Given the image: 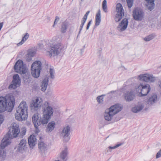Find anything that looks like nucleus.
Wrapping results in <instances>:
<instances>
[{
  "mask_svg": "<svg viewBox=\"0 0 161 161\" xmlns=\"http://www.w3.org/2000/svg\"><path fill=\"white\" fill-rule=\"evenodd\" d=\"M15 105L14 97L11 94H8L4 97H0V113L6 110L11 112Z\"/></svg>",
  "mask_w": 161,
  "mask_h": 161,
  "instance_id": "f257e3e1",
  "label": "nucleus"
},
{
  "mask_svg": "<svg viewBox=\"0 0 161 161\" xmlns=\"http://www.w3.org/2000/svg\"><path fill=\"white\" fill-rule=\"evenodd\" d=\"M28 106L25 101H22L17 109L15 119L19 121L25 120L28 117Z\"/></svg>",
  "mask_w": 161,
  "mask_h": 161,
  "instance_id": "f03ea898",
  "label": "nucleus"
},
{
  "mask_svg": "<svg viewBox=\"0 0 161 161\" xmlns=\"http://www.w3.org/2000/svg\"><path fill=\"white\" fill-rule=\"evenodd\" d=\"M122 108L120 105L117 104L107 109L103 114L105 119L108 121L111 120L115 115L121 110Z\"/></svg>",
  "mask_w": 161,
  "mask_h": 161,
  "instance_id": "7ed1b4c3",
  "label": "nucleus"
},
{
  "mask_svg": "<svg viewBox=\"0 0 161 161\" xmlns=\"http://www.w3.org/2000/svg\"><path fill=\"white\" fill-rule=\"evenodd\" d=\"M63 45L60 43L51 45L47 48L46 51V55L50 57L57 56L62 53L64 50Z\"/></svg>",
  "mask_w": 161,
  "mask_h": 161,
  "instance_id": "20e7f679",
  "label": "nucleus"
},
{
  "mask_svg": "<svg viewBox=\"0 0 161 161\" xmlns=\"http://www.w3.org/2000/svg\"><path fill=\"white\" fill-rule=\"evenodd\" d=\"M42 69V64L40 61H36L31 66V73L35 78H38L40 75L41 71Z\"/></svg>",
  "mask_w": 161,
  "mask_h": 161,
  "instance_id": "39448f33",
  "label": "nucleus"
},
{
  "mask_svg": "<svg viewBox=\"0 0 161 161\" xmlns=\"http://www.w3.org/2000/svg\"><path fill=\"white\" fill-rule=\"evenodd\" d=\"M124 89L127 90L124 93L125 99L127 102L133 100L135 98V94L134 93V90L135 88L134 85L131 84L128 85Z\"/></svg>",
  "mask_w": 161,
  "mask_h": 161,
  "instance_id": "423d86ee",
  "label": "nucleus"
},
{
  "mask_svg": "<svg viewBox=\"0 0 161 161\" xmlns=\"http://www.w3.org/2000/svg\"><path fill=\"white\" fill-rule=\"evenodd\" d=\"M70 128L68 125L64 126L59 132L60 137L62 138L63 142H67L70 139Z\"/></svg>",
  "mask_w": 161,
  "mask_h": 161,
  "instance_id": "0eeeda50",
  "label": "nucleus"
},
{
  "mask_svg": "<svg viewBox=\"0 0 161 161\" xmlns=\"http://www.w3.org/2000/svg\"><path fill=\"white\" fill-rule=\"evenodd\" d=\"M135 89L136 92L141 93V96L143 97L147 95L150 92L151 88L150 85L147 84L144 85L142 84H138L135 87Z\"/></svg>",
  "mask_w": 161,
  "mask_h": 161,
  "instance_id": "6e6552de",
  "label": "nucleus"
},
{
  "mask_svg": "<svg viewBox=\"0 0 161 161\" xmlns=\"http://www.w3.org/2000/svg\"><path fill=\"white\" fill-rule=\"evenodd\" d=\"M42 109L43 115H46L48 118H50L53 113V109L48 102L46 101L42 105Z\"/></svg>",
  "mask_w": 161,
  "mask_h": 161,
  "instance_id": "1a4fd4ad",
  "label": "nucleus"
},
{
  "mask_svg": "<svg viewBox=\"0 0 161 161\" xmlns=\"http://www.w3.org/2000/svg\"><path fill=\"white\" fill-rule=\"evenodd\" d=\"M116 12L114 19L116 22H118L122 18L124 15V11L120 3H118L116 5Z\"/></svg>",
  "mask_w": 161,
  "mask_h": 161,
  "instance_id": "9d476101",
  "label": "nucleus"
},
{
  "mask_svg": "<svg viewBox=\"0 0 161 161\" xmlns=\"http://www.w3.org/2000/svg\"><path fill=\"white\" fill-rule=\"evenodd\" d=\"M14 69L16 72L20 74H25L27 71L26 69L24 66L22 60H18L14 66Z\"/></svg>",
  "mask_w": 161,
  "mask_h": 161,
  "instance_id": "9b49d317",
  "label": "nucleus"
},
{
  "mask_svg": "<svg viewBox=\"0 0 161 161\" xmlns=\"http://www.w3.org/2000/svg\"><path fill=\"white\" fill-rule=\"evenodd\" d=\"M20 133L19 126L16 123L12 124L11 126L8 133L10 136V138H16Z\"/></svg>",
  "mask_w": 161,
  "mask_h": 161,
  "instance_id": "f8f14e48",
  "label": "nucleus"
},
{
  "mask_svg": "<svg viewBox=\"0 0 161 161\" xmlns=\"http://www.w3.org/2000/svg\"><path fill=\"white\" fill-rule=\"evenodd\" d=\"M43 101L42 98L40 97H36L32 101L30 106L32 109L37 110L43 105Z\"/></svg>",
  "mask_w": 161,
  "mask_h": 161,
  "instance_id": "ddd939ff",
  "label": "nucleus"
},
{
  "mask_svg": "<svg viewBox=\"0 0 161 161\" xmlns=\"http://www.w3.org/2000/svg\"><path fill=\"white\" fill-rule=\"evenodd\" d=\"M132 15L135 20L141 21L144 18V13L141 9L136 8L133 11Z\"/></svg>",
  "mask_w": 161,
  "mask_h": 161,
  "instance_id": "4468645a",
  "label": "nucleus"
},
{
  "mask_svg": "<svg viewBox=\"0 0 161 161\" xmlns=\"http://www.w3.org/2000/svg\"><path fill=\"white\" fill-rule=\"evenodd\" d=\"M145 102L144 100L138 102L132 108L131 110L132 112L136 113L141 112L144 108Z\"/></svg>",
  "mask_w": 161,
  "mask_h": 161,
  "instance_id": "2eb2a0df",
  "label": "nucleus"
},
{
  "mask_svg": "<svg viewBox=\"0 0 161 161\" xmlns=\"http://www.w3.org/2000/svg\"><path fill=\"white\" fill-rule=\"evenodd\" d=\"M139 80L144 81L146 82H153L155 80V78L151 74H141L138 76Z\"/></svg>",
  "mask_w": 161,
  "mask_h": 161,
  "instance_id": "dca6fc26",
  "label": "nucleus"
},
{
  "mask_svg": "<svg viewBox=\"0 0 161 161\" xmlns=\"http://www.w3.org/2000/svg\"><path fill=\"white\" fill-rule=\"evenodd\" d=\"M20 83V79L18 74H15L13 76L12 83L8 87L10 89H14L19 86Z\"/></svg>",
  "mask_w": 161,
  "mask_h": 161,
  "instance_id": "f3484780",
  "label": "nucleus"
},
{
  "mask_svg": "<svg viewBox=\"0 0 161 161\" xmlns=\"http://www.w3.org/2000/svg\"><path fill=\"white\" fill-rule=\"evenodd\" d=\"M27 141L22 139L20 141L18 144L17 150L19 152L23 153L27 149Z\"/></svg>",
  "mask_w": 161,
  "mask_h": 161,
  "instance_id": "a211bd4d",
  "label": "nucleus"
},
{
  "mask_svg": "<svg viewBox=\"0 0 161 161\" xmlns=\"http://www.w3.org/2000/svg\"><path fill=\"white\" fill-rule=\"evenodd\" d=\"M128 24V19L125 18L123 19L119 24L117 27V30L120 32L125 31L127 29Z\"/></svg>",
  "mask_w": 161,
  "mask_h": 161,
  "instance_id": "6ab92c4d",
  "label": "nucleus"
},
{
  "mask_svg": "<svg viewBox=\"0 0 161 161\" xmlns=\"http://www.w3.org/2000/svg\"><path fill=\"white\" fill-rule=\"evenodd\" d=\"M11 139L9 134H7L2 140L0 147L5 149L6 146L10 144L11 142Z\"/></svg>",
  "mask_w": 161,
  "mask_h": 161,
  "instance_id": "aec40b11",
  "label": "nucleus"
},
{
  "mask_svg": "<svg viewBox=\"0 0 161 161\" xmlns=\"http://www.w3.org/2000/svg\"><path fill=\"white\" fill-rule=\"evenodd\" d=\"M157 100L158 98L157 95L155 94H153L148 98L146 101H144V102H146L145 104L150 106L156 103Z\"/></svg>",
  "mask_w": 161,
  "mask_h": 161,
  "instance_id": "412c9836",
  "label": "nucleus"
},
{
  "mask_svg": "<svg viewBox=\"0 0 161 161\" xmlns=\"http://www.w3.org/2000/svg\"><path fill=\"white\" fill-rule=\"evenodd\" d=\"M36 142V139L34 135H32L29 136L28 140V143L31 148H33V147L35 146Z\"/></svg>",
  "mask_w": 161,
  "mask_h": 161,
  "instance_id": "4be33fe9",
  "label": "nucleus"
},
{
  "mask_svg": "<svg viewBox=\"0 0 161 161\" xmlns=\"http://www.w3.org/2000/svg\"><path fill=\"white\" fill-rule=\"evenodd\" d=\"M55 125L56 124L54 122L52 121L49 122L46 127V132L48 133H51L54 130Z\"/></svg>",
  "mask_w": 161,
  "mask_h": 161,
  "instance_id": "5701e85b",
  "label": "nucleus"
},
{
  "mask_svg": "<svg viewBox=\"0 0 161 161\" xmlns=\"http://www.w3.org/2000/svg\"><path fill=\"white\" fill-rule=\"evenodd\" d=\"M68 148L66 147L64 148V149L62 150L61 153H60L59 157L62 160H68Z\"/></svg>",
  "mask_w": 161,
  "mask_h": 161,
  "instance_id": "b1692460",
  "label": "nucleus"
},
{
  "mask_svg": "<svg viewBox=\"0 0 161 161\" xmlns=\"http://www.w3.org/2000/svg\"><path fill=\"white\" fill-rule=\"evenodd\" d=\"M48 82V78L46 77L42 81L41 83V90L43 92H45L47 86Z\"/></svg>",
  "mask_w": 161,
  "mask_h": 161,
  "instance_id": "393cba45",
  "label": "nucleus"
},
{
  "mask_svg": "<svg viewBox=\"0 0 161 161\" xmlns=\"http://www.w3.org/2000/svg\"><path fill=\"white\" fill-rule=\"evenodd\" d=\"M50 118H48L47 117L46 115H43V117L42 118H40L39 120V125L41 124L44 125L47 124L48 121L49 119Z\"/></svg>",
  "mask_w": 161,
  "mask_h": 161,
  "instance_id": "a878e982",
  "label": "nucleus"
},
{
  "mask_svg": "<svg viewBox=\"0 0 161 161\" xmlns=\"http://www.w3.org/2000/svg\"><path fill=\"white\" fill-rule=\"evenodd\" d=\"M39 117L37 114H35L32 117L33 123L35 127H37L39 126L38 120Z\"/></svg>",
  "mask_w": 161,
  "mask_h": 161,
  "instance_id": "bb28decb",
  "label": "nucleus"
},
{
  "mask_svg": "<svg viewBox=\"0 0 161 161\" xmlns=\"http://www.w3.org/2000/svg\"><path fill=\"white\" fill-rule=\"evenodd\" d=\"M147 2L146 5L148 9L151 10L154 8V0H145Z\"/></svg>",
  "mask_w": 161,
  "mask_h": 161,
  "instance_id": "cd10ccee",
  "label": "nucleus"
},
{
  "mask_svg": "<svg viewBox=\"0 0 161 161\" xmlns=\"http://www.w3.org/2000/svg\"><path fill=\"white\" fill-rule=\"evenodd\" d=\"M101 13L100 10H99L98 12L96 14L95 18V26H98L99 25L101 22Z\"/></svg>",
  "mask_w": 161,
  "mask_h": 161,
  "instance_id": "c85d7f7f",
  "label": "nucleus"
},
{
  "mask_svg": "<svg viewBox=\"0 0 161 161\" xmlns=\"http://www.w3.org/2000/svg\"><path fill=\"white\" fill-rule=\"evenodd\" d=\"M38 148L41 152H43L47 150V145L43 142H40L38 143Z\"/></svg>",
  "mask_w": 161,
  "mask_h": 161,
  "instance_id": "c756f323",
  "label": "nucleus"
},
{
  "mask_svg": "<svg viewBox=\"0 0 161 161\" xmlns=\"http://www.w3.org/2000/svg\"><path fill=\"white\" fill-rule=\"evenodd\" d=\"M36 53L35 51L32 50H29L27 54L26 55V58L29 57H30L29 59L27 58V60L28 61H29L30 60H31V57H33L34 55Z\"/></svg>",
  "mask_w": 161,
  "mask_h": 161,
  "instance_id": "7c9ffc66",
  "label": "nucleus"
},
{
  "mask_svg": "<svg viewBox=\"0 0 161 161\" xmlns=\"http://www.w3.org/2000/svg\"><path fill=\"white\" fill-rule=\"evenodd\" d=\"M6 156L5 149L0 147V158L2 160L5 159Z\"/></svg>",
  "mask_w": 161,
  "mask_h": 161,
  "instance_id": "2f4dec72",
  "label": "nucleus"
},
{
  "mask_svg": "<svg viewBox=\"0 0 161 161\" xmlns=\"http://www.w3.org/2000/svg\"><path fill=\"white\" fill-rule=\"evenodd\" d=\"M29 37V34L28 33H26L25 35L22 38L21 42L17 43V45L19 46L23 44L24 42Z\"/></svg>",
  "mask_w": 161,
  "mask_h": 161,
  "instance_id": "473e14b6",
  "label": "nucleus"
},
{
  "mask_svg": "<svg viewBox=\"0 0 161 161\" xmlns=\"http://www.w3.org/2000/svg\"><path fill=\"white\" fill-rule=\"evenodd\" d=\"M68 24L67 22L63 23L61 26V31L63 33H64L66 31L67 29Z\"/></svg>",
  "mask_w": 161,
  "mask_h": 161,
  "instance_id": "72a5a7b5",
  "label": "nucleus"
},
{
  "mask_svg": "<svg viewBox=\"0 0 161 161\" xmlns=\"http://www.w3.org/2000/svg\"><path fill=\"white\" fill-rule=\"evenodd\" d=\"M105 96V95H102L98 96L97 97L96 100L99 104L103 103V97Z\"/></svg>",
  "mask_w": 161,
  "mask_h": 161,
  "instance_id": "f704fd0d",
  "label": "nucleus"
},
{
  "mask_svg": "<svg viewBox=\"0 0 161 161\" xmlns=\"http://www.w3.org/2000/svg\"><path fill=\"white\" fill-rule=\"evenodd\" d=\"M122 145V143H120L118 144H117L115 146H113V147H111V146H109V147L108 148L106 149L107 150V152H111V151L110 150L111 149H115L119 147L120 146Z\"/></svg>",
  "mask_w": 161,
  "mask_h": 161,
  "instance_id": "c9c22d12",
  "label": "nucleus"
},
{
  "mask_svg": "<svg viewBox=\"0 0 161 161\" xmlns=\"http://www.w3.org/2000/svg\"><path fill=\"white\" fill-rule=\"evenodd\" d=\"M154 37L155 35L154 34H150L145 37L144 38V40L146 42L149 41H150L152 40L153 38H154Z\"/></svg>",
  "mask_w": 161,
  "mask_h": 161,
  "instance_id": "e433bc0d",
  "label": "nucleus"
},
{
  "mask_svg": "<svg viewBox=\"0 0 161 161\" xmlns=\"http://www.w3.org/2000/svg\"><path fill=\"white\" fill-rule=\"evenodd\" d=\"M102 8L105 12H107V5L106 0H104L102 3Z\"/></svg>",
  "mask_w": 161,
  "mask_h": 161,
  "instance_id": "4c0bfd02",
  "label": "nucleus"
},
{
  "mask_svg": "<svg viewBox=\"0 0 161 161\" xmlns=\"http://www.w3.org/2000/svg\"><path fill=\"white\" fill-rule=\"evenodd\" d=\"M50 77L52 79L54 78V71L52 68H50L49 70Z\"/></svg>",
  "mask_w": 161,
  "mask_h": 161,
  "instance_id": "58836bf2",
  "label": "nucleus"
},
{
  "mask_svg": "<svg viewBox=\"0 0 161 161\" xmlns=\"http://www.w3.org/2000/svg\"><path fill=\"white\" fill-rule=\"evenodd\" d=\"M128 6L130 8L132 6L133 3V0H126Z\"/></svg>",
  "mask_w": 161,
  "mask_h": 161,
  "instance_id": "ea45409f",
  "label": "nucleus"
},
{
  "mask_svg": "<svg viewBox=\"0 0 161 161\" xmlns=\"http://www.w3.org/2000/svg\"><path fill=\"white\" fill-rule=\"evenodd\" d=\"M46 94L49 97H52L53 96V93L52 90L48 89L47 90Z\"/></svg>",
  "mask_w": 161,
  "mask_h": 161,
  "instance_id": "a19ab883",
  "label": "nucleus"
},
{
  "mask_svg": "<svg viewBox=\"0 0 161 161\" xmlns=\"http://www.w3.org/2000/svg\"><path fill=\"white\" fill-rule=\"evenodd\" d=\"M86 19H86L82 18V19L81 23L80 26V30H82L83 25H84V24L85 23L86 21Z\"/></svg>",
  "mask_w": 161,
  "mask_h": 161,
  "instance_id": "79ce46f5",
  "label": "nucleus"
},
{
  "mask_svg": "<svg viewBox=\"0 0 161 161\" xmlns=\"http://www.w3.org/2000/svg\"><path fill=\"white\" fill-rule=\"evenodd\" d=\"M86 19H86L82 18V19L81 23L80 26V30H82L83 25H84V24L85 23L86 21Z\"/></svg>",
  "mask_w": 161,
  "mask_h": 161,
  "instance_id": "37998d69",
  "label": "nucleus"
},
{
  "mask_svg": "<svg viewBox=\"0 0 161 161\" xmlns=\"http://www.w3.org/2000/svg\"><path fill=\"white\" fill-rule=\"evenodd\" d=\"M59 17L58 16H56L55 18V20L54 22V24L53 25V27H54L55 26V25L59 21Z\"/></svg>",
  "mask_w": 161,
  "mask_h": 161,
  "instance_id": "c03bdc74",
  "label": "nucleus"
},
{
  "mask_svg": "<svg viewBox=\"0 0 161 161\" xmlns=\"http://www.w3.org/2000/svg\"><path fill=\"white\" fill-rule=\"evenodd\" d=\"M161 157V149L158 151L156 156V158H158Z\"/></svg>",
  "mask_w": 161,
  "mask_h": 161,
  "instance_id": "a18cd8bd",
  "label": "nucleus"
},
{
  "mask_svg": "<svg viewBox=\"0 0 161 161\" xmlns=\"http://www.w3.org/2000/svg\"><path fill=\"white\" fill-rule=\"evenodd\" d=\"M26 132V130L24 129H23V130L20 132V135H21L22 137L25 135Z\"/></svg>",
  "mask_w": 161,
  "mask_h": 161,
  "instance_id": "49530a36",
  "label": "nucleus"
},
{
  "mask_svg": "<svg viewBox=\"0 0 161 161\" xmlns=\"http://www.w3.org/2000/svg\"><path fill=\"white\" fill-rule=\"evenodd\" d=\"M4 120V118L3 115H0V125L2 124Z\"/></svg>",
  "mask_w": 161,
  "mask_h": 161,
  "instance_id": "de8ad7c7",
  "label": "nucleus"
},
{
  "mask_svg": "<svg viewBox=\"0 0 161 161\" xmlns=\"http://www.w3.org/2000/svg\"><path fill=\"white\" fill-rule=\"evenodd\" d=\"M90 13L89 11H88L86 13V14L84 15L83 17V18L86 19H87V16L88 14Z\"/></svg>",
  "mask_w": 161,
  "mask_h": 161,
  "instance_id": "09e8293b",
  "label": "nucleus"
},
{
  "mask_svg": "<svg viewBox=\"0 0 161 161\" xmlns=\"http://www.w3.org/2000/svg\"><path fill=\"white\" fill-rule=\"evenodd\" d=\"M92 22V20H91L88 23L87 25V26H86V29L87 30H88L89 29L90 26V25L91 24Z\"/></svg>",
  "mask_w": 161,
  "mask_h": 161,
  "instance_id": "8fccbe9b",
  "label": "nucleus"
},
{
  "mask_svg": "<svg viewBox=\"0 0 161 161\" xmlns=\"http://www.w3.org/2000/svg\"><path fill=\"white\" fill-rule=\"evenodd\" d=\"M35 128H36V129L35 130V132L37 134V133H38L40 132V130L37 128L38 127H35Z\"/></svg>",
  "mask_w": 161,
  "mask_h": 161,
  "instance_id": "3c124183",
  "label": "nucleus"
},
{
  "mask_svg": "<svg viewBox=\"0 0 161 161\" xmlns=\"http://www.w3.org/2000/svg\"><path fill=\"white\" fill-rule=\"evenodd\" d=\"M3 26V23H0V31L1 30V28H2Z\"/></svg>",
  "mask_w": 161,
  "mask_h": 161,
  "instance_id": "603ef678",
  "label": "nucleus"
},
{
  "mask_svg": "<svg viewBox=\"0 0 161 161\" xmlns=\"http://www.w3.org/2000/svg\"><path fill=\"white\" fill-rule=\"evenodd\" d=\"M81 30H80V31H79V34L80 33L81 31Z\"/></svg>",
  "mask_w": 161,
  "mask_h": 161,
  "instance_id": "864d4df0",
  "label": "nucleus"
},
{
  "mask_svg": "<svg viewBox=\"0 0 161 161\" xmlns=\"http://www.w3.org/2000/svg\"><path fill=\"white\" fill-rule=\"evenodd\" d=\"M159 86L160 88L161 89V83H160V84L159 85Z\"/></svg>",
  "mask_w": 161,
  "mask_h": 161,
  "instance_id": "5fc2aeb1",
  "label": "nucleus"
},
{
  "mask_svg": "<svg viewBox=\"0 0 161 161\" xmlns=\"http://www.w3.org/2000/svg\"><path fill=\"white\" fill-rule=\"evenodd\" d=\"M54 161H60L59 159L55 160Z\"/></svg>",
  "mask_w": 161,
  "mask_h": 161,
  "instance_id": "6e6d98bb",
  "label": "nucleus"
},
{
  "mask_svg": "<svg viewBox=\"0 0 161 161\" xmlns=\"http://www.w3.org/2000/svg\"><path fill=\"white\" fill-rule=\"evenodd\" d=\"M47 19H50V17H47Z\"/></svg>",
  "mask_w": 161,
  "mask_h": 161,
  "instance_id": "4d7b16f0",
  "label": "nucleus"
},
{
  "mask_svg": "<svg viewBox=\"0 0 161 161\" xmlns=\"http://www.w3.org/2000/svg\"><path fill=\"white\" fill-rule=\"evenodd\" d=\"M82 2L83 1V0H80Z\"/></svg>",
  "mask_w": 161,
  "mask_h": 161,
  "instance_id": "13d9d810",
  "label": "nucleus"
}]
</instances>
